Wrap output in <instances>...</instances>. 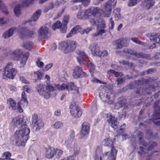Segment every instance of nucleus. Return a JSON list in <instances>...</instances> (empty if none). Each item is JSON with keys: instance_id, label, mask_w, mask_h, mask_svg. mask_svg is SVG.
I'll return each instance as SVG.
<instances>
[{"instance_id": "1", "label": "nucleus", "mask_w": 160, "mask_h": 160, "mask_svg": "<svg viewBox=\"0 0 160 160\" xmlns=\"http://www.w3.org/2000/svg\"><path fill=\"white\" fill-rule=\"evenodd\" d=\"M2 50L4 52H8L9 53H5L3 58H0V60H2L4 57H6L9 54L11 55V57L13 59L16 60H18L22 57L20 62L21 67H24L29 55V53L28 52L25 53L22 55L23 52L20 49L15 50L12 52L7 49L4 50L2 49Z\"/></svg>"}, {"instance_id": "2", "label": "nucleus", "mask_w": 160, "mask_h": 160, "mask_svg": "<svg viewBox=\"0 0 160 160\" xmlns=\"http://www.w3.org/2000/svg\"><path fill=\"white\" fill-rule=\"evenodd\" d=\"M30 129L27 126L17 130L14 133L15 140L18 146H23L29 138Z\"/></svg>"}, {"instance_id": "3", "label": "nucleus", "mask_w": 160, "mask_h": 160, "mask_svg": "<svg viewBox=\"0 0 160 160\" xmlns=\"http://www.w3.org/2000/svg\"><path fill=\"white\" fill-rule=\"evenodd\" d=\"M134 135L135 136V138L138 137L139 138L140 144H142L145 147H146L147 149L143 148V147H140V150L142 152L145 154H148L147 156L150 157L152 155L154 152H151L150 151L154 147L157 146V143L153 142H150L148 145L146 142L143 140L142 137L143 134L138 129L135 131L134 133Z\"/></svg>"}, {"instance_id": "4", "label": "nucleus", "mask_w": 160, "mask_h": 160, "mask_svg": "<svg viewBox=\"0 0 160 160\" xmlns=\"http://www.w3.org/2000/svg\"><path fill=\"white\" fill-rule=\"evenodd\" d=\"M36 88L38 93L47 99L50 98L51 92L55 90V87L52 85H45L43 84H38Z\"/></svg>"}, {"instance_id": "5", "label": "nucleus", "mask_w": 160, "mask_h": 160, "mask_svg": "<svg viewBox=\"0 0 160 160\" xmlns=\"http://www.w3.org/2000/svg\"><path fill=\"white\" fill-rule=\"evenodd\" d=\"M77 45V43L75 41H63L59 43V48L65 53H68L74 51Z\"/></svg>"}, {"instance_id": "6", "label": "nucleus", "mask_w": 160, "mask_h": 160, "mask_svg": "<svg viewBox=\"0 0 160 160\" xmlns=\"http://www.w3.org/2000/svg\"><path fill=\"white\" fill-rule=\"evenodd\" d=\"M102 143L105 146L111 147V152L108 157V160H116L117 151L114 147V141H112L110 138H108L104 139L102 141Z\"/></svg>"}, {"instance_id": "7", "label": "nucleus", "mask_w": 160, "mask_h": 160, "mask_svg": "<svg viewBox=\"0 0 160 160\" xmlns=\"http://www.w3.org/2000/svg\"><path fill=\"white\" fill-rule=\"evenodd\" d=\"M54 87L55 88V91L57 90L60 91L67 90L68 91L74 90L76 91L77 92H78V88L72 82L63 83L61 85L56 84Z\"/></svg>"}, {"instance_id": "8", "label": "nucleus", "mask_w": 160, "mask_h": 160, "mask_svg": "<svg viewBox=\"0 0 160 160\" xmlns=\"http://www.w3.org/2000/svg\"><path fill=\"white\" fill-rule=\"evenodd\" d=\"M24 23L25 22L22 23L17 28L15 27L10 28L3 33V37L5 38H8L12 36L14 32L16 31L20 34L23 33L26 29V28H24V27H23V25Z\"/></svg>"}, {"instance_id": "9", "label": "nucleus", "mask_w": 160, "mask_h": 160, "mask_svg": "<svg viewBox=\"0 0 160 160\" xmlns=\"http://www.w3.org/2000/svg\"><path fill=\"white\" fill-rule=\"evenodd\" d=\"M114 95V93L109 90L104 93L100 92L99 95L102 101L107 102L108 104H111L113 102Z\"/></svg>"}, {"instance_id": "10", "label": "nucleus", "mask_w": 160, "mask_h": 160, "mask_svg": "<svg viewBox=\"0 0 160 160\" xmlns=\"http://www.w3.org/2000/svg\"><path fill=\"white\" fill-rule=\"evenodd\" d=\"M71 114L75 118H79L82 115V112L78 105L74 102H72L69 106Z\"/></svg>"}, {"instance_id": "11", "label": "nucleus", "mask_w": 160, "mask_h": 160, "mask_svg": "<svg viewBox=\"0 0 160 160\" xmlns=\"http://www.w3.org/2000/svg\"><path fill=\"white\" fill-rule=\"evenodd\" d=\"M90 132V125L87 122H84L82 124L81 129L80 132L79 138H85L88 135Z\"/></svg>"}, {"instance_id": "12", "label": "nucleus", "mask_w": 160, "mask_h": 160, "mask_svg": "<svg viewBox=\"0 0 160 160\" xmlns=\"http://www.w3.org/2000/svg\"><path fill=\"white\" fill-rule=\"evenodd\" d=\"M32 125L33 127H36V130H39L40 128L42 127L43 126V123L42 121L39 119L38 116L37 114H34L32 115Z\"/></svg>"}, {"instance_id": "13", "label": "nucleus", "mask_w": 160, "mask_h": 160, "mask_svg": "<svg viewBox=\"0 0 160 160\" xmlns=\"http://www.w3.org/2000/svg\"><path fill=\"white\" fill-rule=\"evenodd\" d=\"M75 137L74 132L71 131L69 133L68 137L65 140V144L68 148L72 147L74 144V138Z\"/></svg>"}, {"instance_id": "14", "label": "nucleus", "mask_w": 160, "mask_h": 160, "mask_svg": "<svg viewBox=\"0 0 160 160\" xmlns=\"http://www.w3.org/2000/svg\"><path fill=\"white\" fill-rule=\"evenodd\" d=\"M128 39L127 38L118 39L113 42V44L117 48H121L123 47L126 46L128 44Z\"/></svg>"}, {"instance_id": "15", "label": "nucleus", "mask_w": 160, "mask_h": 160, "mask_svg": "<svg viewBox=\"0 0 160 160\" xmlns=\"http://www.w3.org/2000/svg\"><path fill=\"white\" fill-rule=\"evenodd\" d=\"M34 0H23L22 3L20 5H16L14 9V12L17 16L20 14V8L22 6H28L29 4L31 3Z\"/></svg>"}, {"instance_id": "16", "label": "nucleus", "mask_w": 160, "mask_h": 160, "mask_svg": "<svg viewBox=\"0 0 160 160\" xmlns=\"http://www.w3.org/2000/svg\"><path fill=\"white\" fill-rule=\"evenodd\" d=\"M24 118L22 116H19L13 118L11 123L12 126L18 127L20 125L22 128L27 126L26 122H24Z\"/></svg>"}, {"instance_id": "17", "label": "nucleus", "mask_w": 160, "mask_h": 160, "mask_svg": "<svg viewBox=\"0 0 160 160\" xmlns=\"http://www.w3.org/2000/svg\"><path fill=\"white\" fill-rule=\"evenodd\" d=\"M107 117L108 118L107 121L109 124L114 129H117L118 123L116 118L110 113H108L107 114Z\"/></svg>"}, {"instance_id": "18", "label": "nucleus", "mask_w": 160, "mask_h": 160, "mask_svg": "<svg viewBox=\"0 0 160 160\" xmlns=\"http://www.w3.org/2000/svg\"><path fill=\"white\" fill-rule=\"evenodd\" d=\"M106 27L105 22L104 21L101 22V23L98 26L96 32L93 34V36L97 37L102 35L106 32L105 30Z\"/></svg>"}, {"instance_id": "19", "label": "nucleus", "mask_w": 160, "mask_h": 160, "mask_svg": "<svg viewBox=\"0 0 160 160\" xmlns=\"http://www.w3.org/2000/svg\"><path fill=\"white\" fill-rule=\"evenodd\" d=\"M154 108L156 111L155 113L154 114V118L153 119H151L150 120L149 122H151V121L153 122L157 125H160V121H157L155 122L154 120H157V119H160V112H158L157 111H159L160 110V106H157L156 105L154 106Z\"/></svg>"}, {"instance_id": "20", "label": "nucleus", "mask_w": 160, "mask_h": 160, "mask_svg": "<svg viewBox=\"0 0 160 160\" xmlns=\"http://www.w3.org/2000/svg\"><path fill=\"white\" fill-rule=\"evenodd\" d=\"M124 52L126 53L132 55L137 58H148V55L143 54L142 53H138L136 52L133 51L132 50L129 49H125Z\"/></svg>"}, {"instance_id": "21", "label": "nucleus", "mask_w": 160, "mask_h": 160, "mask_svg": "<svg viewBox=\"0 0 160 160\" xmlns=\"http://www.w3.org/2000/svg\"><path fill=\"white\" fill-rule=\"evenodd\" d=\"M92 54L94 56H99L100 54V51L98 44L96 43L91 44L89 47Z\"/></svg>"}, {"instance_id": "22", "label": "nucleus", "mask_w": 160, "mask_h": 160, "mask_svg": "<svg viewBox=\"0 0 160 160\" xmlns=\"http://www.w3.org/2000/svg\"><path fill=\"white\" fill-rule=\"evenodd\" d=\"M45 157L48 159L52 158L54 156L55 149L51 147L48 146L45 149Z\"/></svg>"}, {"instance_id": "23", "label": "nucleus", "mask_w": 160, "mask_h": 160, "mask_svg": "<svg viewBox=\"0 0 160 160\" xmlns=\"http://www.w3.org/2000/svg\"><path fill=\"white\" fill-rule=\"evenodd\" d=\"M24 24L23 25V27L24 28H26V29L25 31L22 33L20 34L21 35L24 34H26L28 37H34L36 35V29L35 28H32V29H29L28 31V30L27 28L24 26V25L28 22L27 21H25L23 23H24Z\"/></svg>"}, {"instance_id": "24", "label": "nucleus", "mask_w": 160, "mask_h": 160, "mask_svg": "<svg viewBox=\"0 0 160 160\" xmlns=\"http://www.w3.org/2000/svg\"><path fill=\"white\" fill-rule=\"evenodd\" d=\"M87 13H88L89 17L91 15L95 17L98 12L102 11V9L98 7H91L89 9H87Z\"/></svg>"}, {"instance_id": "25", "label": "nucleus", "mask_w": 160, "mask_h": 160, "mask_svg": "<svg viewBox=\"0 0 160 160\" xmlns=\"http://www.w3.org/2000/svg\"><path fill=\"white\" fill-rule=\"evenodd\" d=\"M4 72L3 75V78H8L12 79L16 75L17 71L15 69H12L11 70L4 71Z\"/></svg>"}, {"instance_id": "26", "label": "nucleus", "mask_w": 160, "mask_h": 160, "mask_svg": "<svg viewBox=\"0 0 160 160\" xmlns=\"http://www.w3.org/2000/svg\"><path fill=\"white\" fill-rule=\"evenodd\" d=\"M78 55L79 56L77 58L78 62L81 65H84L85 61L83 58L87 57V55L83 51H79L77 52Z\"/></svg>"}, {"instance_id": "27", "label": "nucleus", "mask_w": 160, "mask_h": 160, "mask_svg": "<svg viewBox=\"0 0 160 160\" xmlns=\"http://www.w3.org/2000/svg\"><path fill=\"white\" fill-rule=\"evenodd\" d=\"M77 17L79 19H85L89 18L87 9L79 10L77 13Z\"/></svg>"}, {"instance_id": "28", "label": "nucleus", "mask_w": 160, "mask_h": 160, "mask_svg": "<svg viewBox=\"0 0 160 160\" xmlns=\"http://www.w3.org/2000/svg\"><path fill=\"white\" fill-rule=\"evenodd\" d=\"M82 73H84L82 72V68L79 66H77L73 69L72 75L74 78H77L81 76Z\"/></svg>"}, {"instance_id": "29", "label": "nucleus", "mask_w": 160, "mask_h": 160, "mask_svg": "<svg viewBox=\"0 0 160 160\" xmlns=\"http://www.w3.org/2000/svg\"><path fill=\"white\" fill-rule=\"evenodd\" d=\"M47 24L42 26L40 28L38 32L39 35L42 36L43 38H45L48 32L49 29L47 26Z\"/></svg>"}, {"instance_id": "30", "label": "nucleus", "mask_w": 160, "mask_h": 160, "mask_svg": "<svg viewBox=\"0 0 160 160\" xmlns=\"http://www.w3.org/2000/svg\"><path fill=\"white\" fill-rule=\"evenodd\" d=\"M7 104L9 108L12 110H16V103L15 101L11 98L7 101Z\"/></svg>"}, {"instance_id": "31", "label": "nucleus", "mask_w": 160, "mask_h": 160, "mask_svg": "<svg viewBox=\"0 0 160 160\" xmlns=\"http://www.w3.org/2000/svg\"><path fill=\"white\" fill-rule=\"evenodd\" d=\"M150 39L152 42L160 44V35L158 36L157 34H152L150 37Z\"/></svg>"}, {"instance_id": "32", "label": "nucleus", "mask_w": 160, "mask_h": 160, "mask_svg": "<svg viewBox=\"0 0 160 160\" xmlns=\"http://www.w3.org/2000/svg\"><path fill=\"white\" fill-rule=\"evenodd\" d=\"M41 11L40 10H37L31 18V22L37 21L41 15Z\"/></svg>"}, {"instance_id": "33", "label": "nucleus", "mask_w": 160, "mask_h": 160, "mask_svg": "<svg viewBox=\"0 0 160 160\" xmlns=\"http://www.w3.org/2000/svg\"><path fill=\"white\" fill-rule=\"evenodd\" d=\"M121 9L119 8H116L114 11V17L116 20L118 21L121 18Z\"/></svg>"}, {"instance_id": "34", "label": "nucleus", "mask_w": 160, "mask_h": 160, "mask_svg": "<svg viewBox=\"0 0 160 160\" xmlns=\"http://www.w3.org/2000/svg\"><path fill=\"white\" fill-rule=\"evenodd\" d=\"M146 3L145 8L147 9H149L153 5L154 1L153 0H145Z\"/></svg>"}, {"instance_id": "35", "label": "nucleus", "mask_w": 160, "mask_h": 160, "mask_svg": "<svg viewBox=\"0 0 160 160\" xmlns=\"http://www.w3.org/2000/svg\"><path fill=\"white\" fill-rule=\"evenodd\" d=\"M91 0H73V2H81L84 7H87L90 3Z\"/></svg>"}, {"instance_id": "36", "label": "nucleus", "mask_w": 160, "mask_h": 160, "mask_svg": "<svg viewBox=\"0 0 160 160\" xmlns=\"http://www.w3.org/2000/svg\"><path fill=\"white\" fill-rule=\"evenodd\" d=\"M63 126L62 123L60 121H57L51 125V127L54 129H58Z\"/></svg>"}, {"instance_id": "37", "label": "nucleus", "mask_w": 160, "mask_h": 160, "mask_svg": "<svg viewBox=\"0 0 160 160\" xmlns=\"http://www.w3.org/2000/svg\"><path fill=\"white\" fill-rule=\"evenodd\" d=\"M33 45V44L32 42H24L23 43V47L29 50H31V48L32 47Z\"/></svg>"}, {"instance_id": "38", "label": "nucleus", "mask_w": 160, "mask_h": 160, "mask_svg": "<svg viewBox=\"0 0 160 160\" xmlns=\"http://www.w3.org/2000/svg\"><path fill=\"white\" fill-rule=\"evenodd\" d=\"M11 156V153L8 152H5L3 154V157L4 158H3L4 160H14L10 158Z\"/></svg>"}, {"instance_id": "39", "label": "nucleus", "mask_w": 160, "mask_h": 160, "mask_svg": "<svg viewBox=\"0 0 160 160\" xmlns=\"http://www.w3.org/2000/svg\"><path fill=\"white\" fill-rule=\"evenodd\" d=\"M108 153V152H106L104 153H101L99 156L96 155L95 157V160H102V158L106 156Z\"/></svg>"}, {"instance_id": "40", "label": "nucleus", "mask_w": 160, "mask_h": 160, "mask_svg": "<svg viewBox=\"0 0 160 160\" xmlns=\"http://www.w3.org/2000/svg\"><path fill=\"white\" fill-rule=\"evenodd\" d=\"M54 149L55 151V152H54V155H56V157L57 158H59L62 154L63 152V151L59 149L54 148Z\"/></svg>"}, {"instance_id": "41", "label": "nucleus", "mask_w": 160, "mask_h": 160, "mask_svg": "<svg viewBox=\"0 0 160 160\" xmlns=\"http://www.w3.org/2000/svg\"><path fill=\"white\" fill-rule=\"evenodd\" d=\"M73 149L74 150V154L72 156H73V158L74 159V157H76V155H77L79 152V148L77 145H74V144H73L72 147H71V148H73Z\"/></svg>"}, {"instance_id": "42", "label": "nucleus", "mask_w": 160, "mask_h": 160, "mask_svg": "<svg viewBox=\"0 0 160 160\" xmlns=\"http://www.w3.org/2000/svg\"><path fill=\"white\" fill-rule=\"evenodd\" d=\"M61 26L62 23L61 22L58 21L53 25L52 28L53 30H54L57 28H60Z\"/></svg>"}, {"instance_id": "43", "label": "nucleus", "mask_w": 160, "mask_h": 160, "mask_svg": "<svg viewBox=\"0 0 160 160\" xmlns=\"http://www.w3.org/2000/svg\"><path fill=\"white\" fill-rule=\"evenodd\" d=\"M87 65L91 73H93L95 68L92 62L89 61L87 63Z\"/></svg>"}, {"instance_id": "44", "label": "nucleus", "mask_w": 160, "mask_h": 160, "mask_svg": "<svg viewBox=\"0 0 160 160\" xmlns=\"http://www.w3.org/2000/svg\"><path fill=\"white\" fill-rule=\"evenodd\" d=\"M12 67L13 63L11 62H8L4 68V71L11 70L12 69H15L14 68H13Z\"/></svg>"}, {"instance_id": "45", "label": "nucleus", "mask_w": 160, "mask_h": 160, "mask_svg": "<svg viewBox=\"0 0 160 160\" xmlns=\"http://www.w3.org/2000/svg\"><path fill=\"white\" fill-rule=\"evenodd\" d=\"M0 9L2 10L6 14H8V12L7 10V8L5 5L0 1Z\"/></svg>"}, {"instance_id": "46", "label": "nucleus", "mask_w": 160, "mask_h": 160, "mask_svg": "<svg viewBox=\"0 0 160 160\" xmlns=\"http://www.w3.org/2000/svg\"><path fill=\"white\" fill-rule=\"evenodd\" d=\"M102 12H103V13L102 15L104 17L106 18L109 17L111 16L112 13L111 11L105 10H102Z\"/></svg>"}, {"instance_id": "47", "label": "nucleus", "mask_w": 160, "mask_h": 160, "mask_svg": "<svg viewBox=\"0 0 160 160\" xmlns=\"http://www.w3.org/2000/svg\"><path fill=\"white\" fill-rule=\"evenodd\" d=\"M155 88V86L153 85H149V86L146 88L145 91H146L147 93L150 94L152 91L154 90Z\"/></svg>"}, {"instance_id": "48", "label": "nucleus", "mask_w": 160, "mask_h": 160, "mask_svg": "<svg viewBox=\"0 0 160 160\" xmlns=\"http://www.w3.org/2000/svg\"><path fill=\"white\" fill-rule=\"evenodd\" d=\"M139 0H130L128 1V6L129 7H132L135 5Z\"/></svg>"}, {"instance_id": "49", "label": "nucleus", "mask_w": 160, "mask_h": 160, "mask_svg": "<svg viewBox=\"0 0 160 160\" xmlns=\"http://www.w3.org/2000/svg\"><path fill=\"white\" fill-rule=\"evenodd\" d=\"M22 100L27 104L28 101L27 100V96L25 95V93L24 92H23L21 94Z\"/></svg>"}, {"instance_id": "50", "label": "nucleus", "mask_w": 160, "mask_h": 160, "mask_svg": "<svg viewBox=\"0 0 160 160\" xmlns=\"http://www.w3.org/2000/svg\"><path fill=\"white\" fill-rule=\"evenodd\" d=\"M34 74L35 77L37 78L38 79H41L42 76V74L39 70L37 71L34 72Z\"/></svg>"}, {"instance_id": "51", "label": "nucleus", "mask_w": 160, "mask_h": 160, "mask_svg": "<svg viewBox=\"0 0 160 160\" xmlns=\"http://www.w3.org/2000/svg\"><path fill=\"white\" fill-rule=\"evenodd\" d=\"M112 8H113V7L110 5V4H108V3H106L104 10L112 12Z\"/></svg>"}, {"instance_id": "52", "label": "nucleus", "mask_w": 160, "mask_h": 160, "mask_svg": "<svg viewBox=\"0 0 160 160\" xmlns=\"http://www.w3.org/2000/svg\"><path fill=\"white\" fill-rule=\"evenodd\" d=\"M36 63L37 65L39 68H41L43 67L44 63L43 62L41 61L40 59L39 58L37 59L36 62Z\"/></svg>"}, {"instance_id": "53", "label": "nucleus", "mask_w": 160, "mask_h": 160, "mask_svg": "<svg viewBox=\"0 0 160 160\" xmlns=\"http://www.w3.org/2000/svg\"><path fill=\"white\" fill-rule=\"evenodd\" d=\"M106 3H108L113 7H114L117 4V0H109Z\"/></svg>"}, {"instance_id": "54", "label": "nucleus", "mask_w": 160, "mask_h": 160, "mask_svg": "<svg viewBox=\"0 0 160 160\" xmlns=\"http://www.w3.org/2000/svg\"><path fill=\"white\" fill-rule=\"evenodd\" d=\"M69 19V16L68 15H66L63 17L62 23L63 24L66 25L67 24Z\"/></svg>"}, {"instance_id": "55", "label": "nucleus", "mask_w": 160, "mask_h": 160, "mask_svg": "<svg viewBox=\"0 0 160 160\" xmlns=\"http://www.w3.org/2000/svg\"><path fill=\"white\" fill-rule=\"evenodd\" d=\"M23 90L24 92H26L29 93H30L32 91L30 87L27 85H25L23 87Z\"/></svg>"}, {"instance_id": "56", "label": "nucleus", "mask_w": 160, "mask_h": 160, "mask_svg": "<svg viewBox=\"0 0 160 160\" xmlns=\"http://www.w3.org/2000/svg\"><path fill=\"white\" fill-rule=\"evenodd\" d=\"M109 25L110 26L109 29H112L114 27V22L113 20H112V18H110L109 20Z\"/></svg>"}, {"instance_id": "57", "label": "nucleus", "mask_w": 160, "mask_h": 160, "mask_svg": "<svg viewBox=\"0 0 160 160\" xmlns=\"http://www.w3.org/2000/svg\"><path fill=\"white\" fill-rule=\"evenodd\" d=\"M77 33L72 28L69 33L67 36V38H70L75 34Z\"/></svg>"}, {"instance_id": "58", "label": "nucleus", "mask_w": 160, "mask_h": 160, "mask_svg": "<svg viewBox=\"0 0 160 160\" xmlns=\"http://www.w3.org/2000/svg\"><path fill=\"white\" fill-rule=\"evenodd\" d=\"M20 80L23 83H24L26 84H29V82L26 79H25L22 76H20L19 77Z\"/></svg>"}, {"instance_id": "59", "label": "nucleus", "mask_w": 160, "mask_h": 160, "mask_svg": "<svg viewBox=\"0 0 160 160\" xmlns=\"http://www.w3.org/2000/svg\"><path fill=\"white\" fill-rule=\"evenodd\" d=\"M20 80L23 83H24L26 84H29V82L26 79H25L22 76H20L19 77Z\"/></svg>"}, {"instance_id": "60", "label": "nucleus", "mask_w": 160, "mask_h": 160, "mask_svg": "<svg viewBox=\"0 0 160 160\" xmlns=\"http://www.w3.org/2000/svg\"><path fill=\"white\" fill-rule=\"evenodd\" d=\"M52 63H50L48 64L44 68V70L47 71L51 68L52 66Z\"/></svg>"}, {"instance_id": "61", "label": "nucleus", "mask_w": 160, "mask_h": 160, "mask_svg": "<svg viewBox=\"0 0 160 160\" xmlns=\"http://www.w3.org/2000/svg\"><path fill=\"white\" fill-rule=\"evenodd\" d=\"M72 29L75 31V32H76V33L80 32L81 29V26L79 25H77L75 26Z\"/></svg>"}, {"instance_id": "62", "label": "nucleus", "mask_w": 160, "mask_h": 160, "mask_svg": "<svg viewBox=\"0 0 160 160\" xmlns=\"http://www.w3.org/2000/svg\"><path fill=\"white\" fill-rule=\"evenodd\" d=\"M16 110L20 112H23V109L20 106V103H17Z\"/></svg>"}, {"instance_id": "63", "label": "nucleus", "mask_w": 160, "mask_h": 160, "mask_svg": "<svg viewBox=\"0 0 160 160\" xmlns=\"http://www.w3.org/2000/svg\"><path fill=\"white\" fill-rule=\"evenodd\" d=\"M66 0H58L55 4L57 6H59L61 4H64L66 2Z\"/></svg>"}, {"instance_id": "64", "label": "nucleus", "mask_w": 160, "mask_h": 160, "mask_svg": "<svg viewBox=\"0 0 160 160\" xmlns=\"http://www.w3.org/2000/svg\"><path fill=\"white\" fill-rule=\"evenodd\" d=\"M61 32L62 33H65L66 32V30L67 28V25L63 24V25L62 26H61Z\"/></svg>"}]
</instances>
